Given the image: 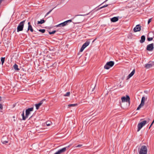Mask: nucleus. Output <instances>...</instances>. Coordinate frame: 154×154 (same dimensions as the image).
<instances>
[{"label": "nucleus", "instance_id": "obj_1", "mask_svg": "<svg viewBox=\"0 0 154 154\" xmlns=\"http://www.w3.org/2000/svg\"><path fill=\"white\" fill-rule=\"evenodd\" d=\"M147 148L145 146H141L139 151V154H146L147 153Z\"/></svg>", "mask_w": 154, "mask_h": 154}, {"label": "nucleus", "instance_id": "obj_2", "mask_svg": "<svg viewBox=\"0 0 154 154\" xmlns=\"http://www.w3.org/2000/svg\"><path fill=\"white\" fill-rule=\"evenodd\" d=\"M25 20L21 21L19 24L17 28V31L18 32L23 30Z\"/></svg>", "mask_w": 154, "mask_h": 154}, {"label": "nucleus", "instance_id": "obj_3", "mask_svg": "<svg viewBox=\"0 0 154 154\" xmlns=\"http://www.w3.org/2000/svg\"><path fill=\"white\" fill-rule=\"evenodd\" d=\"M114 64V62L113 61H110L107 62L104 66V68L108 69L110 67H112Z\"/></svg>", "mask_w": 154, "mask_h": 154}, {"label": "nucleus", "instance_id": "obj_4", "mask_svg": "<svg viewBox=\"0 0 154 154\" xmlns=\"http://www.w3.org/2000/svg\"><path fill=\"white\" fill-rule=\"evenodd\" d=\"M146 122L147 121H146L144 120L139 123L137 125L138 129L137 131H139L145 125Z\"/></svg>", "mask_w": 154, "mask_h": 154}, {"label": "nucleus", "instance_id": "obj_5", "mask_svg": "<svg viewBox=\"0 0 154 154\" xmlns=\"http://www.w3.org/2000/svg\"><path fill=\"white\" fill-rule=\"evenodd\" d=\"M154 66V62L150 61L145 65L144 67L146 69H149Z\"/></svg>", "mask_w": 154, "mask_h": 154}, {"label": "nucleus", "instance_id": "obj_6", "mask_svg": "<svg viewBox=\"0 0 154 154\" xmlns=\"http://www.w3.org/2000/svg\"><path fill=\"white\" fill-rule=\"evenodd\" d=\"M46 102V100L45 99H43L41 100L38 103L35 104V105L36 106V109H38L39 107L43 103H45Z\"/></svg>", "mask_w": 154, "mask_h": 154}, {"label": "nucleus", "instance_id": "obj_7", "mask_svg": "<svg viewBox=\"0 0 154 154\" xmlns=\"http://www.w3.org/2000/svg\"><path fill=\"white\" fill-rule=\"evenodd\" d=\"M34 108L33 107L29 108L27 109L26 110V117H28L29 116L31 113V112L33 111Z\"/></svg>", "mask_w": 154, "mask_h": 154}, {"label": "nucleus", "instance_id": "obj_8", "mask_svg": "<svg viewBox=\"0 0 154 154\" xmlns=\"http://www.w3.org/2000/svg\"><path fill=\"white\" fill-rule=\"evenodd\" d=\"M69 147V146L63 147L61 149L59 150L57 152L59 154H63L66 151L67 149Z\"/></svg>", "mask_w": 154, "mask_h": 154}, {"label": "nucleus", "instance_id": "obj_9", "mask_svg": "<svg viewBox=\"0 0 154 154\" xmlns=\"http://www.w3.org/2000/svg\"><path fill=\"white\" fill-rule=\"evenodd\" d=\"M90 44V42L89 41H86L85 43H84L83 45H82V47L81 48L80 51L82 52L84 49L87 47Z\"/></svg>", "mask_w": 154, "mask_h": 154}, {"label": "nucleus", "instance_id": "obj_10", "mask_svg": "<svg viewBox=\"0 0 154 154\" xmlns=\"http://www.w3.org/2000/svg\"><path fill=\"white\" fill-rule=\"evenodd\" d=\"M122 102H130V98L128 95H126V97H123L121 98Z\"/></svg>", "mask_w": 154, "mask_h": 154}, {"label": "nucleus", "instance_id": "obj_11", "mask_svg": "<svg viewBox=\"0 0 154 154\" xmlns=\"http://www.w3.org/2000/svg\"><path fill=\"white\" fill-rule=\"evenodd\" d=\"M154 44L152 43L147 45L146 50L148 51H152L154 48Z\"/></svg>", "mask_w": 154, "mask_h": 154}, {"label": "nucleus", "instance_id": "obj_12", "mask_svg": "<svg viewBox=\"0 0 154 154\" xmlns=\"http://www.w3.org/2000/svg\"><path fill=\"white\" fill-rule=\"evenodd\" d=\"M133 30L135 32L140 31V26L139 24L137 25L134 28Z\"/></svg>", "mask_w": 154, "mask_h": 154}, {"label": "nucleus", "instance_id": "obj_13", "mask_svg": "<svg viewBox=\"0 0 154 154\" xmlns=\"http://www.w3.org/2000/svg\"><path fill=\"white\" fill-rule=\"evenodd\" d=\"M67 23L65 21L63 23H62L60 24H58L57 26V27H63L64 26H66L67 25Z\"/></svg>", "mask_w": 154, "mask_h": 154}, {"label": "nucleus", "instance_id": "obj_14", "mask_svg": "<svg viewBox=\"0 0 154 154\" xmlns=\"http://www.w3.org/2000/svg\"><path fill=\"white\" fill-rule=\"evenodd\" d=\"M144 104V101H143V100H141V102L140 105L137 108V110H139L143 106Z\"/></svg>", "mask_w": 154, "mask_h": 154}, {"label": "nucleus", "instance_id": "obj_15", "mask_svg": "<svg viewBox=\"0 0 154 154\" xmlns=\"http://www.w3.org/2000/svg\"><path fill=\"white\" fill-rule=\"evenodd\" d=\"M28 31L30 30V31L32 32L33 31V29L32 28V26L30 24V23L29 22L28 23Z\"/></svg>", "mask_w": 154, "mask_h": 154}, {"label": "nucleus", "instance_id": "obj_16", "mask_svg": "<svg viewBox=\"0 0 154 154\" xmlns=\"http://www.w3.org/2000/svg\"><path fill=\"white\" fill-rule=\"evenodd\" d=\"M135 72V69H134L132 72L128 76L127 79H129L131 77H132Z\"/></svg>", "mask_w": 154, "mask_h": 154}, {"label": "nucleus", "instance_id": "obj_17", "mask_svg": "<svg viewBox=\"0 0 154 154\" xmlns=\"http://www.w3.org/2000/svg\"><path fill=\"white\" fill-rule=\"evenodd\" d=\"M118 20V17H114L111 19V21L113 22H116Z\"/></svg>", "mask_w": 154, "mask_h": 154}, {"label": "nucleus", "instance_id": "obj_18", "mask_svg": "<svg viewBox=\"0 0 154 154\" xmlns=\"http://www.w3.org/2000/svg\"><path fill=\"white\" fill-rule=\"evenodd\" d=\"M149 34H152V37H148L147 38V39L148 41H150L152 40L153 38L154 37V34L152 32H150L149 33Z\"/></svg>", "mask_w": 154, "mask_h": 154}, {"label": "nucleus", "instance_id": "obj_19", "mask_svg": "<svg viewBox=\"0 0 154 154\" xmlns=\"http://www.w3.org/2000/svg\"><path fill=\"white\" fill-rule=\"evenodd\" d=\"M145 36L144 35H142L141 37V40H140V42L141 43H142L145 42Z\"/></svg>", "mask_w": 154, "mask_h": 154}, {"label": "nucleus", "instance_id": "obj_20", "mask_svg": "<svg viewBox=\"0 0 154 154\" xmlns=\"http://www.w3.org/2000/svg\"><path fill=\"white\" fill-rule=\"evenodd\" d=\"M22 116V119L23 120H26V118H27V117H26V116H24V110L23 111L21 115Z\"/></svg>", "mask_w": 154, "mask_h": 154}, {"label": "nucleus", "instance_id": "obj_21", "mask_svg": "<svg viewBox=\"0 0 154 154\" xmlns=\"http://www.w3.org/2000/svg\"><path fill=\"white\" fill-rule=\"evenodd\" d=\"M14 69L16 70H19L20 69L18 68V65L16 64H15L14 65Z\"/></svg>", "mask_w": 154, "mask_h": 154}, {"label": "nucleus", "instance_id": "obj_22", "mask_svg": "<svg viewBox=\"0 0 154 154\" xmlns=\"http://www.w3.org/2000/svg\"><path fill=\"white\" fill-rule=\"evenodd\" d=\"M45 20L43 19H42L40 20V21H38L37 23L38 24H42L44 23H45Z\"/></svg>", "mask_w": 154, "mask_h": 154}, {"label": "nucleus", "instance_id": "obj_23", "mask_svg": "<svg viewBox=\"0 0 154 154\" xmlns=\"http://www.w3.org/2000/svg\"><path fill=\"white\" fill-rule=\"evenodd\" d=\"M78 105L77 104H70L68 105L69 107H73L74 106H77Z\"/></svg>", "mask_w": 154, "mask_h": 154}, {"label": "nucleus", "instance_id": "obj_24", "mask_svg": "<svg viewBox=\"0 0 154 154\" xmlns=\"http://www.w3.org/2000/svg\"><path fill=\"white\" fill-rule=\"evenodd\" d=\"M46 125H47V126H49L51 125L52 123L51 122L48 121H47L46 123Z\"/></svg>", "mask_w": 154, "mask_h": 154}, {"label": "nucleus", "instance_id": "obj_25", "mask_svg": "<svg viewBox=\"0 0 154 154\" xmlns=\"http://www.w3.org/2000/svg\"><path fill=\"white\" fill-rule=\"evenodd\" d=\"M5 60V57H2L1 58V61L2 62V65H3Z\"/></svg>", "mask_w": 154, "mask_h": 154}, {"label": "nucleus", "instance_id": "obj_26", "mask_svg": "<svg viewBox=\"0 0 154 154\" xmlns=\"http://www.w3.org/2000/svg\"><path fill=\"white\" fill-rule=\"evenodd\" d=\"M108 6V5H104V6H102V7H100V8H98V10H99L102 8H105V7H107Z\"/></svg>", "mask_w": 154, "mask_h": 154}, {"label": "nucleus", "instance_id": "obj_27", "mask_svg": "<svg viewBox=\"0 0 154 154\" xmlns=\"http://www.w3.org/2000/svg\"><path fill=\"white\" fill-rule=\"evenodd\" d=\"M70 92H67L65 94H64L63 96L64 97H68L70 95Z\"/></svg>", "mask_w": 154, "mask_h": 154}, {"label": "nucleus", "instance_id": "obj_28", "mask_svg": "<svg viewBox=\"0 0 154 154\" xmlns=\"http://www.w3.org/2000/svg\"><path fill=\"white\" fill-rule=\"evenodd\" d=\"M38 30L39 32H41L42 33H44L45 31V29H40Z\"/></svg>", "mask_w": 154, "mask_h": 154}, {"label": "nucleus", "instance_id": "obj_29", "mask_svg": "<svg viewBox=\"0 0 154 154\" xmlns=\"http://www.w3.org/2000/svg\"><path fill=\"white\" fill-rule=\"evenodd\" d=\"M2 142L3 144H6V143H8V141L7 140H2Z\"/></svg>", "mask_w": 154, "mask_h": 154}, {"label": "nucleus", "instance_id": "obj_30", "mask_svg": "<svg viewBox=\"0 0 154 154\" xmlns=\"http://www.w3.org/2000/svg\"><path fill=\"white\" fill-rule=\"evenodd\" d=\"M56 30H54V31H52L51 32H49V33L50 35L52 34H54L56 32Z\"/></svg>", "mask_w": 154, "mask_h": 154}, {"label": "nucleus", "instance_id": "obj_31", "mask_svg": "<svg viewBox=\"0 0 154 154\" xmlns=\"http://www.w3.org/2000/svg\"><path fill=\"white\" fill-rule=\"evenodd\" d=\"M53 9H52V10H50L46 14V15H45V17H46V16H47V15H48L52 11V10Z\"/></svg>", "mask_w": 154, "mask_h": 154}, {"label": "nucleus", "instance_id": "obj_32", "mask_svg": "<svg viewBox=\"0 0 154 154\" xmlns=\"http://www.w3.org/2000/svg\"><path fill=\"white\" fill-rule=\"evenodd\" d=\"M82 144H79L77 146H75V147H82Z\"/></svg>", "mask_w": 154, "mask_h": 154}, {"label": "nucleus", "instance_id": "obj_33", "mask_svg": "<svg viewBox=\"0 0 154 154\" xmlns=\"http://www.w3.org/2000/svg\"><path fill=\"white\" fill-rule=\"evenodd\" d=\"M89 13H88L86 14H80V15H76V16H86V15H88L89 14Z\"/></svg>", "mask_w": 154, "mask_h": 154}, {"label": "nucleus", "instance_id": "obj_34", "mask_svg": "<svg viewBox=\"0 0 154 154\" xmlns=\"http://www.w3.org/2000/svg\"><path fill=\"white\" fill-rule=\"evenodd\" d=\"M3 108V105L2 104H0V109H2Z\"/></svg>", "mask_w": 154, "mask_h": 154}, {"label": "nucleus", "instance_id": "obj_35", "mask_svg": "<svg viewBox=\"0 0 154 154\" xmlns=\"http://www.w3.org/2000/svg\"><path fill=\"white\" fill-rule=\"evenodd\" d=\"M151 19H149L148 21V24H149L151 22Z\"/></svg>", "mask_w": 154, "mask_h": 154}, {"label": "nucleus", "instance_id": "obj_36", "mask_svg": "<svg viewBox=\"0 0 154 154\" xmlns=\"http://www.w3.org/2000/svg\"><path fill=\"white\" fill-rule=\"evenodd\" d=\"M154 123V121H153L152 122V123L151 124L150 126L149 127V129H150V128L151 127L152 125H153V124Z\"/></svg>", "mask_w": 154, "mask_h": 154}, {"label": "nucleus", "instance_id": "obj_37", "mask_svg": "<svg viewBox=\"0 0 154 154\" xmlns=\"http://www.w3.org/2000/svg\"><path fill=\"white\" fill-rule=\"evenodd\" d=\"M141 100H143V101H145V97H143L141 99Z\"/></svg>", "mask_w": 154, "mask_h": 154}, {"label": "nucleus", "instance_id": "obj_38", "mask_svg": "<svg viewBox=\"0 0 154 154\" xmlns=\"http://www.w3.org/2000/svg\"><path fill=\"white\" fill-rule=\"evenodd\" d=\"M66 21L67 23H68L69 22H71L72 21V20H67V21Z\"/></svg>", "mask_w": 154, "mask_h": 154}, {"label": "nucleus", "instance_id": "obj_39", "mask_svg": "<svg viewBox=\"0 0 154 154\" xmlns=\"http://www.w3.org/2000/svg\"><path fill=\"white\" fill-rule=\"evenodd\" d=\"M108 0H106L104 2H103L102 4H101L100 5H101L103 4V3L106 2Z\"/></svg>", "mask_w": 154, "mask_h": 154}, {"label": "nucleus", "instance_id": "obj_40", "mask_svg": "<svg viewBox=\"0 0 154 154\" xmlns=\"http://www.w3.org/2000/svg\"><path fill=\"white\" fill-rule=\"evenodd\" d=\"M108 0H106L104 2H103L102 4H101L100 5H101L103 4V3L106 2Z\"/></svg>", "mask_w": 154, "mask_h": 154}, {"label": "nucleus", "instance_id": "obj_41", "mask_svg": "<svg viewBox=\"0 0 154 154\" xmlns=\"http://www.w3.org/2000/svg\"><path fill=\"white\" fill-rule=\"evenodd\" d=\"M54 154H59L57 152V151Z\"/></svg>", "mask_w": 154, "mask_h": 154}, {"label": "nucleus", "instance_id": "obj_42", "mask_svg": "<svg viewBox=\"0 0 154 154\" xmlns=\"http://www.w3.org/2000/svg\"><path fill=\"white\" fill-rule=\"evenodd\" d=\"M2 2V1H1V0H0V5H1Z\"/></svg>", "mask_w": 154, "mask_h": 154}, {"label": "nucleus", "instance_id": "obj_43", "mask_svg": "<svg viewBox=\"0 0 154 154\" xmlns=\"http://www.w3.org/2000/svg\"><path fill=\"white\" fill-rule=\"evenodd\" d=\"M2 100V97H0V101H1Z\"/></svg>", "mask_w": 154, "mask_h": 154}, {"label": "nucleus", "instance_id": "obj_44", "mask_svg": "<svg viewBox=\"0 0 154 154\" xmlns=\"http://www.w3.org/2000/svg\"><path fill=\"white\" fill-rule=\"evenodd\" d=\"M13 107H14L15 106V104H14L13 105Z\"/></svg>", "mask_w": 154, "mask_h": 154}, {"label": "nucleus", "instance_id": "obj_45", "mask_svg": "<svg viewBox=\"0 0 154 154\" xmlns=\"http://www.w3.org/2000/svg\"><path fill=\"white\" fill-rule=\"evenodd\" d=\"M95 40V39L93 41V42H94Z\"/></svg>", "mask_w": 154, "mask_h": 154}, {"label": "nucleus", "instance_id": "obj_46", "mask_svg": "<svg viewBox=\"0 0 154 154\" xmlns=\"http://www.w3.org/2000/svg\"><path fill=\"white\" fill-rule=\"evenodd\" d=\"M32 117V116H31V117L30 118H31Z\"/></svg>", "mask_w": 154, "mask_h": 154}, {"label": "nucleus", "instance_id": "obj_47", "mask_svg": "<svg viewBox=\"0 0 154 154\" xmlns=\"http://www.w3.org/2000/svg\"><path fill=\"white\" fill-rule=\"evenodd\" d=\"M2 1V0H1V1Z\"/></svg>", "mask_w": 154, "mask_h": 154}]
</instances>
